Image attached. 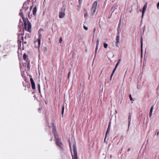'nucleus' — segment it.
I'll return each instance as SVG.
<instances>
[{"instance_id":"1","label":"nucleus","mask_w":159,"mask_h":159,"mask_svg":"<svg viewBox=\"0 0 159 159\" xmlns=\"http://www.w3.org/2000/svg\"><path fill=\"white\" fill-rule=\"evenodd\" d=\"M23 20L24 22L25 30L26 31H27L29 32H30L31 31V23L28 21L27 19L26 20L24 19H23Z\"/></svg>"},{"instance_id":"2","label":"nucleus","mask_w":159,"mask_h":159,"mask_svg":"<svg viewBox=\"0 0 159 159\" xmlns=\"http://www.w3.org/2000/svg\"><path fill=\"white\" fill-rule=\"evenodd\" d=\"M98 5V2L97 1H95L92 5L91 9V13L92 16H93L95 12L97 7Z\"/></svg>"},{"instance_id":"3","label":"nucleus","mask_w":159,"mask_h":159,"mask_svg":"<svg viewBox=\"0 0 159 159\" xmlns=\"http://www.w3.org/2000/svg\"><path fill=\"white\" fill-rule=\"evenodd\" d=\"M65 9L62 8L61 11L59 12V17L60 18H63L65 16Z\"/></svg>"},{"instance_id":"4","label":"nucleus","mask_w":159,"mask_h":159,"mask_svg":"<svg viewBox=\"0 0 159 159\" xmlns=\"http://www.w3.org/2000/svg\"><path fill=\"white\" fill-rule=\"evenodd\" d=\"M73 147H74L73 152H74V157H77V152L76 148V143H74Z\"/></svg>"},{"instance_id":"5","label":"nucleus","mask_w":159,"mask_h":159,"mask_svg":"<svg viewBox=\"0 0 159 159\" xmlns=\"http://www.w3.org/2000/svg\"><path fill=\"white\" fill-rule=\"evenodd\" d=\"M147 3H146L143 6V10L142 11V18H143L144 15V13L146 11V10L147 8Z\"/></svg>"},{"instance_id":"6","label":"nucleus","mask_w":159,"mask_h":159,"mask_svg":"<svg viewBox=\"0 0 159 159\" xmlns=\"http://www.w3.org/2000/svg\"><path fill=\"white\" fill-rule=\"evenodd\" d=\"M37 41L38 42V45L37 46V47H36L37 48H38L39 49V48H40V43H41V37H40V35L39 36V38L38 39H37V41H35L34 42V43L35 44H36Z\"/></svg>"},{"instance_id":"7","label":"nucleus","mask_w":159,"mask_h":159,"mask_svg":"<svg viewBox=\"0 0 159 159\" xmlns=\"http://www.w3.org/2000/svg\"><path fill=\"white\" fill-rule=\"evenodd\" d=\"M30 81L31 84L32 89H35V84L32 78H30Z\"/></svg>"},{"instance_id":"8","label":"nucleus","mask_w":159,"mask_h":159,"mask_svg":"<svg viewBox=\"0 0 159 159\" xmlns=\"http://www.w3.org/2000/svg\"><path fill=\"white\" fill-rule=\"evenodd\" d=\"M56 141L57 145L61 148L62 143L59 141V139H56Z\"/></svg>"},{"instance_id":"9","label":"nucleus","mask_w":159,"mask_h":159,"mask_svg":"<svg viewBox=\"0 0 159 159\" xmlns=\"http://www.w3.org/2000/svg\"><path fill=\"white\" fill-rule=\"evenodd\" d=\"M120 34H118L117 33V36H116V46H118V43L119 42V40H120V36H119Z\"/></svg>"},{"instance_id":"10","label":"nucleus","mask_w":159,"mask_h":159,"mask_svg":"<svg viewBox=\"0 0 159 159\" xmlns=\"http://www.w3.org/2000/svg\"><path fill=\"white\" fill-rule=\"evenodd\" d=\"M28 8V7L26 6H25V5L24 4L22 8V9H21L20 11H23L24 10L25 11H26Z\"/></svg>"},{"instance_id":"11","label":"nucleus","mask_w":159,"mask_h":159,"mask_svg":"<svg viewBox=\"0 0 159 159\" xmlns=\"http://www.w3.org/2000/svg\"><path fill=\"white\" fill-rule=\"evenodd\" d=\"M131 115L130 113H129V116H128V123H129V124H128L129 126V125L130 123V121H131Z\"/></svg>"},{"instance_id":"12","label":"nucleus","mask_w":159,"mask_h":159,"mask_svg":"<svg viewBox=\"0 0 159 159\" xmlns=\"http://www.w3.org/2000/svg\"><path fill=\"white\" fill-rule=\"evenodd\" d=\"M154 105H153L151 108L150 111L149 116L151 117L152 115V112L153 109Z\"/></svg>"},{"instance_id":"13","label":"nucleus","mask_w":159,"mask_h":159,"mask_svg":"<svg viewBox=\"0 0 159 159\" xmlns=\"http://www.w3.org/2000/svg\"><path fill=\"white\" fill-rule=\"evenodd\" d=\"M99 45V40L97 39V44L96 47V49H95V54H96L97 52V50L98 49V46Z\"/></svg>"},{"instance_id":"14","label":"nucleus","mask_w":159,"mask_h":159,"mask_svg":"<svg viewBox=\"0 0 159 159\" xmlns=\"http://www.w3.org/2000/svg\"><path fill=\"white\" fill-rule=\"evenodd\" d=\"M36 12H37V8H36V7H35L34 8L33 11V15L34 16H35L36 15Z\"/></svg>"},{"instance_id":"15","label":"nucleus","mask_w":159,"mask_h":159,"mask_svg":"<svg viewBox=\"0 0 159 159\" xmlns=\"http://www.w3.org/2000/svg\"><path fill=\"white\" fill-rule=\"evenodd\" d=\"M116 68L117 67H116L115 66V67L114 68L113 71H112V74H111V77H110V80H111V79H112V77L113 76V74L115 72L116 69Z\"/></svg>"},{"instance_id":"16","label":"nucleus","mask_w":159,"mask_h":159,"mask_svg":"<svg viewBox=\"0 0 159 159\" xmlns=\"http://www.w3.org/2000/svg\"><path fill=\"white\" fill-rule=\"evenodd\" d=\"M120 26L118 25L117 28V33L118 34H120Z\"/></svg>"},{"instance_id":"17","label":"nucleus","mask_w":159,"mask_h":159,"mask_svg":"<svg viewBox=\"0 0 159 159\" xmlns=\"http://www.w3.org/2000/svg\"><path fill=\"white\" fill-rule=\"evenodd\" d=\"M117 8V5H115L111 7V10H112L113 9H116Z\"/></svg>"},{"instance_id":"18","label":"nucleus","mask_w":159,"mask_h":159,"mask_svg":"<svg viewBox=\"0 0 159 159\" xmlns=\"http://www.w3.org/2000/svg\"><path fill=\"white\" fill-rule=\"evenodd\" d=\"M64 110V105H63L62 106V111H61V114H62V115H63Z\"/></svg>"},{"instance_id":"19","label":"nucleus","mask_w":159,"mask_h":159,"mask_svg":"<svg viewBox=\"0 0 159 159\" xmlns=\"http://www.w3.org/2000/svg\"><path fill=\"white\" fill-rule=\"evenodd\" d=\"M23 57L24 59L25 60L27 58V56L25 53L23 55Z\"/></svg>"},{"instance_id":"20","label":"nucleus","mask_w":159,"mask_h":159,"mask_svg":"<svg viewBox=\"0 0 159 159\" xmlns=\"http://www.w3.org/2000/svg\"><path fill=\"white\" fill-rule=\"evenodd\" d=\"M38 88L39 93H40V84H38Z\"/></svg>"},{"instance_id":"21","label":"nucleus","mask_w":159,"mask_h":159,"mask_svg":"<svg viewBox=\"0 0 159 159\" xmlns=\"http://www.w3.org/2000/svg\"><path fill=\"white\" fill-rule=\"evenodd\" d=\"M20 34H21V36H23L24 35V33H18V39H19L20 37Z\"/></svg>"},{"instance_id":"22","label":"nucleus","mask_w":159,"mask_h":159,"mask_svg":"<svg viewBox=\"0 0 159 159\" xmlns=\"http://www.w3.org/2000/svg\"><path fill=\"white\" fill-rule=\"evenodd\" d=\"M20 16H21V17H22V19H24L23 18V12H22V11H20V12L19 14Z\"/></svg>"},{"instance_id":"23","label":"nucleus","mask_w":159,"mask_h":159,"mask_svg":"<svg viewBox=\"0 0 159 159\" xmlns=\"http://www.w3.org/2000/svg\"><path fill=\"white\" fill-rule=\"evenodd\" d=\"M107 46H108V44L107 43H103V47H104V48H107Z\"/></svg>"},{"instance_id":"24","label":"nucleus","mask_w":159,"mask_h":159,"mask_svg":"<svg viewBox=\"0 0 159 159\" xmlns=\"http://www.w3.org/2000/svg\"><path fill=\"white\" fill-rule=\"evenodd\" d=\"M88 15L87 12L86 11V12L84 13V17L85 18L87 17H88Z\"/></svg>"},{"instance_id":"25","label":"nucleus","mask_w":159,"mask_h":159,"mask_svg":"<svg viewBox=\"0 0 159 159\" xmlns=\"http://www.w3.org/2000/svg\"><path fill=\"white\" fill-rule=\"evenodd\" d=\"M143 45H141V53L142 55L143 52Z\"/></svg>"},{"instance_id":"26","label":"nucleus","mask_w":159,"mask_h":159,"mask_svg":"<svg viewBox=\"0 0 159 159\" xmlns=\"http://www.w3.org/2000/svg\"><path fill=\"white\" fill-rule=\"evenodd\" d=\"M110 131V128L108 127L107 130L106 132V136L107 135V134L108 133H109Z\"/></svg>"},{"instance_id":"27","label":"nucleus","mask_w":159,"mask_h":159,"mask_svg":"<svg viewBox=\"0 0 159 159\" xmlns=\"http://www.w3.org/2000/svg\"><path fill=\"white\" fill-rule=\"evenodd\" d=\"M141 45H143V38L142 37L141 38Z\"/></svg>"},{"instance_id":"28","label":"nucleus","mask_w":159,"mask_h":159,"mask_svg":"<svg viewBox=\"0 0 159 159\" xmlns=\"http://www.w3.org/2000/svg\"><path fill=\"white\" fill-rule=\"evenodd\" d=\"M85 30H88V27H86L84 25L83 26Z\"/></svg>"},{"instance_id":"29","label":"nucleus","mask_w":159,"mask_h":159,"mask_svg":"<svg viewBox=\"0 0 159 159\" xmlns=\"http://www.w3.org/2000/svg\"><path fill=\"white\" fill-rule=\"evenodd\" d=\"M129 98L130 100L132 101L133 100V98L131 97V94H129Z\"/></svg>"},{"instance_id":"30","label":"nucleus","mask_w":159,"mask_h":159,"mask_svg":"<svg viewBox=\"0 0 159 159\" xmlns=\"http://www.w3.org/2000/svg\"><path fill=\"white\" fill-rule=\"evenodd\" d=\"M70 72H69L68 73V79H69L70 75Z\"/></svg>"},{"instance_id":"31","label":"nucleus","mask_w":159,"mask_h":159,"mask_svg":"<svg viewBox=\"0 0 159 159\" xmlns=\"http://www.w3.org/2000/svg\"><path fill=\"white\" fill-rule=\"evenodd\" d=\"M59 41H60V43H61V42H62V38H61H61H60Z\"/></svg>"},{"instance_id":"32","label":"nucleus","mask_w":159,"mask_h":159,"mask_svg":"<svg viewBox=\"0 0 159 159\" xmlns=\"http://www.w3.org/2000/svg\"><path fill=\"white\" fill-rule=\"evenodd\" d=\"M159 7V2H158L157 4V7L158 9Z\"/></svg>"},{"instance_id":"33","label":"nucleus","mask_w":159,"mask_h":159,"mask_svg":"<svg viewBox=\"0 0 159 159\" xmlns=\"http://www.w3.org/2000/svg\"><path fill=\"white\" fill-rule=\"evenodd\" d=\"M118 64H119V61H118V62L117 63H116V66H115L116 67H117V66H118Z\"/></svg>"},{"instance_id":"34","label":"nucleus","mask_w":159,"mask_h":159,"mask_svg":"<svg viewBox=\"0 0 159 159\" xmlns=\"http://www.w3.org/2000/svg\"><path fill=\"white\" fill-rule=\"evenodd\" d=\"M120 24H121V20H120L119 22L118 25L120 26Z\"/></svg>"},{"instance_id":"35","label":"nucleus","mask_w":159,"mask_h":159,"mask_svg":"<svg viewBox=\"0 0 159 159\" xmlns=\"http://www.w3.org/2000/svg\"><path fill=\"white\" fill-rule=\"evenodd\" d=\"M110 122L108 124V127L110 128Z\"/></svg>"},{"instance_id":"36","label":"nucleus","mask_w":159,"mask_h":159,"mask_svg":"<svg viewBox=\"0 0 159 159\" xmlns=\"http://www.w3.org/2000/svg\"><path fill=\"white\" fill-rule=\"evenodd\" d=\"M44 50L46 51L47 50V48L46 47H44Z\"/></svg>"},{"instance_id":"37","label":"nucleus","mask_w":159,"mask_h":159,"mask_svg":"<svg viewBox=\"0 0 159 159\" xmlns=\"http://www.w3.org/2000/svg\"><path fill=\"white\" fill-rule=\"evenodd\" d=\"M159 131H158L157 133V136H158L159 135Z\"/></svg>"},{"instance_id":"38","label":"nucleus","mask_w":159,"mask_h":159,"mask_svg":"<svg viewBox=\"0 0 159 159\" xmlns=\"http://www.w3.org/2000/svg\"><path fill=\"white\" fill-rule=\"evenodd\" d=\"M21 39H22V41H23V38H24L23 36L21 37Z\"/></svg>"},{"instance_id":"39","label":"nucleus","mask_w":159,"mask_h":159,"mask_svg":"<svg viewBox=\"0 0 159 159\" xmlns=\"http://www.w3.org/2000/svg\"><path fill=\"white\" fill-rule=\"evenodd\" d=\"M73 159H78L77 157H73Z\"/></svg>"},{"instance_id":"40","label":"nucleus","mask_w":159,"mask_h":159,"mask_svg":"<svg viewBox=\"0 0 159 159\" xmlns=\"http://www.w3.org/2000/svg\"><path fill=\"white\" fill-rule=\"evenodd\" d=\"M53 129L55 131H56V128H55V127H54Z\"/></svg>"},{"instance_id":"41","label":"nucleus","mask_w":159,"mask_h":159,"mask_svg":"<svg viewBox=\"0 0 159 159\" xmlns=\"http://www.w3.org/2000/svg\"><path fill=\"white\" fill-rule=\"evenodd\" d=\"M115 113L116 114H117V111L116 110H115Z\"/></svg>"},{"instance_id":"42","label":"nucleus","mask_w":159,"mask_h":159,"mask_svg":"<svg viewBox=\"0 0 159 159\" xmlns=\"http://www.w3.org/2000/svg\"><path fill=\"white\" fill-rule=\"evenodd\" d=\"M21 41H20V42H19V43H20V44H21Z\"/></svg>"},{"instance_id":"43","label":"nucleus","mask_w":159,"mask_h":159,"mask_svg":"<svg viewBox=\"0 0 159 159\" xmlns=\"http://www.w3.org/2000/svg\"><path fill=\"white\" fill-rule=\"evenodd\" d=\"M130 149L129 148V149H128V151H130Z\"/></svg>"},{"instance_id":"44","label":"nucleus","mask_w":159,"mask_h":159,"mask_svg":"<svg viewBox=\"0 0 159 159\" xmlns=\"http://www.w3.org/2000/svg\"><path fill=\"white\" fill-rule=\"evenodd\" d=\"M27 43L25 41L24 42V43H25V44H26Z\"/></svg>"},{"instance_id":"45","label":"nucleus","mask_w":159,"mask_h":159,"mask_svg":"<svg viewBox=\"0 0 159 159\" xmlns=\"http://www.w3.org/2000/svg\"><path fill=\"white\" fill-rule=\"evenodd\" d=\"M52 138H51L50 139V141H52Z\"/></svg>"},{"instance_id":"46","label":"nucleus","mask_w":159,"mask_h":159,"mask_svg":"<svg viewBox=\"0 0 159 159\" xmlns=\"http://www.w3.org/2000/svg\"><path fill=\"white\" fill-rule=\"evenodd\" d=\"M69 143H70V147H71V146H70V142Z\"/></svg>"},{"instance_id":"47","label":"nucleus","mask_w":159,"mask_h":159,"mask_svg":"<svg viewBox=\"0 0 159 159\" xmlns=\"http://www.w3.org/2000/svg\"><path fill=\"white\" fill-rule=\"evenodd\" d=\"M120 60H119V61H119H119H120Z\"/></svg>"},{"instance_id":"48","label":"nucleus","mask_w":159,"mask_h":159,"mask_svg":"<svg viewBox=\"0 0 159 159\" xmlns=\"http://www.w3.org/2000/svg\"><path fill=\"white\" fill-rule=\"evenodd\" d=\"M95 29H94V32H95Z\"/></svg>"}]
</instances>
